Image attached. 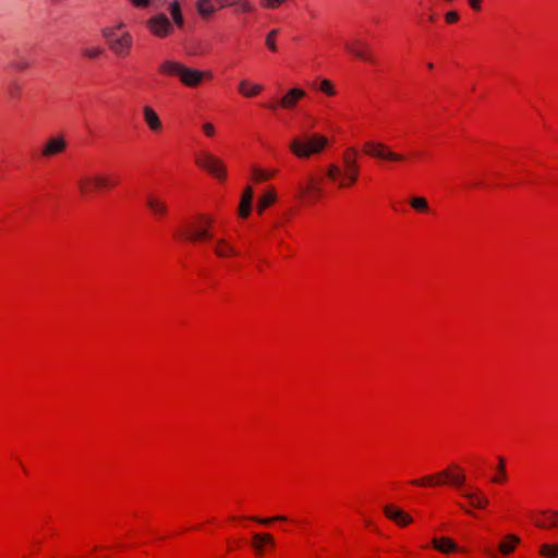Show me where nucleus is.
Instances as JSON below:
<instances>
[{
  "instance_id": "obj_35",
  "label": "nucleus",
  "mask_w": 558,
  "mask_h": 558,
  "mask_svg": "<svg viewBox=\"0 0 558 558\" xmlns=\"http://www.w3.org/2000/svg\"><path fill=\"white\" fill-rule=\"evenodd\" d=\"M498 475L493 478L494 483H500L506 478V466L504 458H498V466H497Z\"/></svg>"
},
{
  "instance_id": "obj_3",
  "label": "nucleus",
  "mask_w": 558,
  "mask_h": 558,
  "mask_svg": "<svg viewBox=\"0 0 558 558\" xmlns=\"http://www.w3.org/2000/svg\"><path fill=\"white\" fill-rule=\"evenodd\" d=\"M411 483L416 486H438L441 484H449L454 487H462L465 483V475L460 466L452 465L450 470H442L434 475L413 480Z\"/></svg>"
},
{
  "instance_id": "obj_18",
  "label": "nucleus",
  "mask_w": 558,
  "mask_h": 558,
  "mask_svg": "<svg viewBox=\"0 0 558 558\" xmlns=\"http://www.w3.org/2000/svg\"><path fill=\"white\" fill-rule=\"evenodd\" d=\"M65 148V141L62 137H52L43 148V155L46 157L61 153Z\"/></svg>"
},
{
  "instance_id": "obj_38",
  "label": "nucleus",
  "mask_w": 558,
  "mask_h": 558,
  "mask_svg": "<svg viewBox=\"0 0 558 558\" xmlns=\"http://www.w3.org/2000/svg\"><path fill=\"white\" fill-rule=\"evenodd\" d=\"M319 89L329 96H333L336 94V90L329 80H323L320 82Z\"/></svg>"
},
{
  "instance_id": "obj_29",
  "label": "nucleus",
  "mask_w": 558,
  "mask_h": 558,
  "mask_svg": "<svg viewBox=\"0 0 558 558\" xmlns=\"http://www.w3.org/2000/svg\"><path fill=\"white\" fill-rule=\"evenodd\" d=\"M226 3H221V8L225 7ZM229 7H238L240 12H252L254 10V5L248 0H232L227 3Z\"/></svg>"
},
{
  "instance_id": "obj_23",
  "label": "nucleus",
  "mask_w": 558,
  "mask_h": 558,
  "mask_svg": "<svg viewBox=\"0 0 558 558\" xmlns=\"http://www.w3.org/2000/svg\"><path fill=\"white\" fill-rule=\"evenodd\" d=\"M215 253L219 257H227L230 255H235L236 251L225 239H220L215 244Z\"/></svg>"
},
{
  "instance_id": "obj_6",
  "label": "nucleus",
  "mask_w": 558,
  "mask_h": 558,
  "mask_svg": "<svg viewBox=\"0 0 558 558\" xmlns=\"http://www.w3.org/2000/svg\"><path fill=\"white\" fill-rule=\"evenodd\" d=\"M364 153L373 158L387 161H402L404 156L390 149L381 142L367 141L364 143Z\"/></svg>"
},
{
  "instance_id": "obj_1",
  "label": "nucleus",
  "mask_w": 558,
  "mask_h": 558,
  "mask_svg": "<svg viewBox=\"0 0 558 558\" xmlns=\"http://www.w3.org/2000/svg\"><path fill=\"white\" fill-rule=\"evenodd\" d=\"M356 157V149L350 147L343 155V168L336 163L328 166L326 175L339 189L352 186L357 181L360 174V166L357 163Z\"/></svg>"
},
{
  "instance_id": "obj_21",
  "label": "nucleus",
  "mask_w": 558,
  "mask_h": 558,
  "mask_svg": "<svg viewBox=\"0 0 558 558\" xmlns=\"http://www.w3.org/2000/svg\"><path fill=\"white\" fill-rule=\"evenodd\" d=\"M184 65L178 61L167 60L159 66V71L167 75L178 76L180 78Z\"/></svg>"
},
{
  "instance_id": "obj_31",
  "label": "nucleus",
  "mask_w": 558,
  "mask_h": 558,
  "mask_svg": "<svg viewBox=\"0 0 558 558\" xmlns=\"http://www.w3.org/2000/svg\"><path fill=\"white\" fill-rule=\"evenodd\" d=\"M251 520L258 522L263 525H269L272 522H286L288 521V518L286 515H276L272 518H258V517H251Z\"/></svg>"
},
{
  "instance_id": "obj_17",
  "label": "nucleus",
  "mask_w": 558,
  "mask_h": 558,
  "mask_svg": "<svg viewBox=\"0 0 558 558\" xmlns=\"http://www.w3.org/2000/svg\"><path fill=\"white\" fill-rule=\"evenodd\" d=\"M462 495L471 502V505L478 509H484L488 505V498L481 495L477 488L472 490H464Z\"/></svg>"
},
{
  "instance_id": "obj_41",
  "label": "nucleus",
  "mask_w": 558,
  "mask_h": 558,
  "mask_svg": "<svg viewBox=\"0 0 558 558\" xmlns=\"http://www.w3.org/2000/svg\"><path fill=\"white\" fill-rule=\"evenodd\" d=\"M251 213V204H240L239 214L242 218H246Z\"/></svg>"
},
{
  "instance_id": "obj_30",
  "label": "nucleus",
  "mask_w": 558,
  "mask_h": 558,
  "mask_svg": "<svg viewBox=\"0 0 558 558\" xmlns=\"http://www.w3.org/2000/svg\"><path fill=\"white\" fill-rule=\"evenodd\" d=\"M274 174H275V171L267 172V171H265V170H263L260 168H257V167H253V169H252L253 180L256 181V182L266 181L269 178H271Z\"/></svg>"
},
{
  "instance_id": "obj_12",
  "label": "nucleus",
  "mask_w": 558,
  "mask_h": 558,
  "mask_svg": "<svg viewBox=\"0 0 558 558\" xmlns=\"http://www.w3.org/2000/svg\"><path fill=\"white\" fill-rule=\"evenodd\" d=\"M344 48L354 57L364 61H373V57L367 52V44L362 39H354L351 43H347Z\"/></svg>"
},
{
  "instance_id": "obj_13",
  "label": "nucleus",
  "mask_w": 558,
  "mask_h": 558,
  "mask_svg": "<svg viewBox=\"0 0 558 558\" xmlns=\"http://www.w3.org/2000/svg\"><path fill=\"white\" fill-rule=\"evenodd\" d=\"M204 76V72L184 66L180 80L184 85L195 87L203 81Z\"/></svg>"
},
{
  "instance_id": "obj_10",
  "label": "nucleus",
  "mask_w": 558,
  "mask_h": 558,
  "mask_svg": "<svg viewBox=\"0 0 558 558\" xmlns=\"http://www.w3.org/2000/svg\"><path fill=\"white\" fill-rule=\"evenodd\" d=\"M323 190L319 186L318 179L310 174L305 183H300L298 186V196L311 198H317L322 194Z\"/></svg>"
},
{
  "instance_id": "obj_5",
  "label": "nucleus",
  "mask_w": 558,
  "mask_h": 558,
  "mask_svg": "<svg viewBox=\"0 0 558 558\" xmlns=\"http://www.w3.org/2000/svg\"><path fill=\"white\" fill-rule=\"evenodd\" d=\"M213 219L207 215H199L197 220L185 228L183 235L191 242H201L213 238L210 231Z\"/></svg>"
},
{
  "instance_id": "obj_22",
  "label": "nucleus",
  "mask_w": 558,
  "mask_h": 558,
  "mask_svg": "<svg viewBox=\"0 0 558 558\" xmlns=\"http://www.w3.org/2000/svg\"><path fill=\"white\" fill-rule=\"evenodd\" d=\"M263 89L259 84H251L248 81L243 80L239 84V92L245 97H254L258 95Z\"/></svg>"
},
{
  "instance_id": "obj_2",
  "label": "nucleus",
  "mask_w": 558,
  "mask_h": 558,
  "mask_svg": "<svg viewBox=\"0 0 558 558\" xmlns=\"http://www.w3.org/2000/svg\"><path fill=\"white\" fill-rule=\"evenodd\" d=\"M117 184L118 181L113 180L112 175L102 173L82 174L77 179V187L84 198H92L98 192Z\"/></svg>"
},
{
  "instance_id": "obj_24",
  "label": "nucleus",
  "mask_w": 558,
  "mask_h": 558,
  "mask_svg": "<svg viewBox=\"0 0 558 558\" xmlns=\"http://www.w3.org/2000/svg\"><path fill=\"white\" fill-rule=\"evenodd\" d=\"M196 10L201 16L207 19L211 16L217 9L211 0H196Z\"/></svg>"
},
{
  "instance_id": "obj_44",
  "label": "nucleus",
  "mask_w": 558,
  "mask_h": 558,
  "mask_svg": "<svg viewBox=\"0 0 558 558\" xmlns=\"http://www.w3.org/2000/svg\"><path fill=\"white\" fill-rule=\"evenodd\" d=\"M469 3H470L472 9L480 10L481 9L482 0H469Z\"/></svg>"
},
{
  "instance_id": "obj_26",
  "label": "nucleus",
  "mask_w": 558,
  "mask_h": 558,
  "mask_svg": "<svg viewBox=\"0 0 558 558\" xmlns=\"http://www.w3.org/2000/svg\"><path fill=\"white\" fill-rule=\"evenodd\" d=\"M81 52L83 57L90 60H95L99 58L101 54H104L105 50L100 46H92L89 44H86L82 47Z\"/></svg>"
},
{
  "instance_id": "obj_40",
  "label": "nucleus",
  "mask_w": 558,
  "mask_h": 558,
  "mask_svg": "<svg viewBox=\"0 0 558 558\" xmlns=\"http://www.w3.org/2000/svg\"><path fill=\"white\" fill-rule=\"evenodd\" d=\"M459 17L460 15L456 11L447 12L445 15L446 22L450 24L456 23L459 20Z\"/></svg>"
},
{
  "instance_id": "obj_34",
  "label": "nucleus",
  "mask_w": 558,
  "mask_h": 558,
  "mask_svg": "<svg viewBox=\"0 0 558 558\" xmlns=\"http://www.w3.org/2000/svg\"><path fill=\"white\" fill-rule=\"evenodd\" d=\"M541 554L548 558H556L558 556V545L544 544L541 547Z\"/></svg>"
},
{
  "instance_id": "obj_27",
  "label": "nucleus",
  "mask_w": 558,
  "mask_h": 558,
  "mask_svg": "<svg viewBox=\"0 0 558 558\" xmlns=\"http://www.w3.org/2000/svg\"><path fill=\"white\" fill-rule=\"evenodd\" d=\"M276 192L274 190H269L267 191L258 201L257 203V211L258 214H263V211L265 210V208H267L268 206H270L271 204L275 203L276 201Z\"/></svg>"
},
{
  "instance_id": "obj_46",
  "label": "nucleus",
  "mask_w": 558,
  "mask_h": 558,
  "mask_svg": "<svg viewBox=\"0 0 558 558\" xmlns=\"http://www.w3.org/2000/svg\"><path fill=\"white\" fill-rule=\"evenodd\" d=\"M123 26H124V24H123V23H120V24L117 26V28H121V27H123Z\"/></svg>"
},
{
  "instance_id": "obj_45",
  "label": "nucleus",
  "mask_w": 558,
  "mask_h": 558,
  "mask_svg": "<svg viewBox=\"0 0 558 558\" xmlns=\"http://www.w3.org/2000/svg\"><path fill=\"white\" fill-rule=\"evenodd\" d=\"M427 66H428V69H433L434 64L433 63H428Z\"/></svg>"
},
{
  "instance_id": "obj_39",
  "label": "nucleus",
  "mask_w": 558,
  "mask_h": 558,
  "mask_svg": "<svg viewBox=\"0 0 558 558\" xmlns=\"http://www.w3.org/2000/svg\"><path fill=\"white\" fill-rule=\"evenodd\" d=\"M253 195H254V192H253L252 186H246L244 190V193L242 195L241 203L252 205Z\"/></svg>"
},
{
  "instance_id": "obj_9",
  "label": "nucleus",
  "mask_w": 558,
  "mask_h": 558,
  "mask_svg": "<svg viewBox=\"0 0 558 558\" xmlns=\"http://www.w3.org/2000/svg\"><path fill=\"white\" fill-rule=\"evenodd\" d=\"M305 96V92L301 88H290L278 102L269 104L267 107L270 110H276L278 107L283 109H293L298 101Z\"/></svg>"
},
{
  "instance_id": "obj_28",
  "label": "nucleus",
  "mask_w": 558,
  "mask_h": 558,
  "mask_svg": "<svg viewBox=\"0 0 558 558\" xmlns=\"http://www.w3.org/2000/svg\"><path fill=\"white\" fill-rule=\"evenodd\" d=\"M169 12L171 14V17L174 22V24L179 27L183 26L184 19L181 12V8L178 1H173L169 5Z\"/></svg>"
},
{
  "instance_id": "obj_8",
  "label": "nucleus",
  "mask_w": 558,
  "mask_h": 558,
  "mask_svg": "<svg viewBox=\"0 0 558 558\" xmlns=\"http://www.w3.org/2000/svg\"><path fill=\"white\" fill-rule=\"evenodd\" d=\"M149 31L157 37L163 38L169 36L173 27L165 13L154 15L147 21Z\"/></svg>"
},
{
  "instance_id": "obj_42",
  "label": "nucleus",
  "mask_w": 558,
  "mask_h": 558,
  "mask_svg": "<svg viewBox=\"0 0 558 558\" xmlns=\"http://www.w3.org/2000/svg\"><path fill=\"white\" fill-rule=\"evenodd\" d=\"M203 131L207 136H214L216 132L215 126L211 123H204Z\"/></svg>"
},
{
  "instance_id": "obj_25",
  "label": "nucleus",
  "mask_w": 558,
  "mask_h": 558,
  "mask_svg": "<svg viewBox=\"0 0 558 558\" xmlns=\"http://www.w3.org/2000/svg\"><path fill=\"white\" fill-rule=\"evenodd\" d=\"M520 543V538L515 535H507L506 538L499 544V550L504 555L512 553L515 546Z\"/></svg>"
},
{
  "instance_id": "obj_19",
  "label": "nucleus",
  "mask_w": 558,
  "mask_h": 558,
  "mask_svg": "<svg viewBox=\"0 0 558 558\" xmlns=\"http://www.w3.org/2000/svg\"><path fill=\"white\" fill-rule=\"evenodd\" d=\"M432 544L435 549L444 554H450L458 550V545L449 537L433 538Z\"/></svg>"
},
{
  "instance_id": "obj_7",
  "label": "nucleus",
  "mask_w": 558,
  "mask_h": 558,
  "mask_svg": "<svg viewBox=\"0 0 558 558\" xmlns=\"http://www.w3.org/2000/svg\"><path fill=\"white\" fill-rule=\"evenodd\" d=\"M195 162L198 167L207 170L210 174L219 180H223L227 175L226 167L222 160L211 154L204 153L197 156Z\"/></svg>"
},
{
  "instance_id": "obj_47",
  "label": "nucleus",
  "mask_w": 558,
  "mask_h": 558,
  "mask_svg": "<svg viewBox=\"0 0 558 558\" xmlns=\"http://www.w3.org/2000/svg\"><path fill=\"white\" fill-rule=\"evenodd\" d=\"M487 554L490 555L492 557H495L494 553H490V551L487 550Z\"/></svg>"
},
{
  "instance_id": "obj_37",
  "label": "nucleus",
  "mask_w": 558,
  "mask_h": 558,
  "mask_svg": "<svg viewBox=\"0 0 558 558\" xmlns=\"http://www.w3.org/2000/svg\"><path fill=\"white\" fill-rule=\"evenodd\" d=\"M101 34L104 38L107 40L108 46L110 45L111 40L118 39L119 36L116 34V28L113 27H106L101 31Z\"/></svg>"
},
{
  "instance_id": "obj_15",
  "label": "nucleus",
  "mask_w": 558,
  "mask_h": 558,
  "mask_svg": "<svg viewBox=\"0 0 558 558\" xmlns=\"http://www.w3.org/2000/svg\"><path fill=\"white\" fill-rule=\"evenodd\" d=\"M143 116L144 120L153 132H159L162 128L161 121L157 114V112L154 110L153 107L146 105L143 107Z\"/></svg>"
},
{
  "instance_id": "obj_33",
  "label": "nucleus",
  "mask_w": 558,
  "mask_h": 558,
  "mask_svg": "<svg viewBox=\"0 0 558 558\" xmlns=\"http://www.w3.org/2000/svg\"><path fill=\"white\" fill-rule=\"evenodd\" d=\"M410 204L417 211H427L428 209L427 201L424 197H413Z\"/></svg>"
},
{
  "instance_id": "obj_36",
  "label": "nucleus",
  "mask_w": 558,
  "mask_h": 558,
  "mask_svg": "<svg viewBox=\"0 0 558 558\" xmlns=\"http://www.w3.org/2000/svg\"><path fill=\"white\" fill-rule=\"evenodd\" d=\"M558 512H551L546 521H535V524L539 527H551L557 524Z\"/></svg>"
},
{
  "instance_id": "obj_11",
  "label": "nucleus",
  "mask_w": 558,
  "mask_h": 558,
  "mask_svg": "<svg viewBox=\"0 0 558 558\" xmlns=\"http://www.w3.org/2000/svg\"><path fill=\"white\" fill-rule=\"evenodd\" d=\"M132 44V36L125 32L118 39L111 40L109 48L116 56L125 57L129 54Z\"/></svg>"
},
{
  "instance_id": "obj_32",
  "label": "nucleus",
  "mask_w": 558,
  "mask_h": 558,
  "mask_svg": "<svg viewBox=\"0 0 558 558\" xmlns=\"http://www.w3.org/2000/svg\"><path fill=\"white\" fill-rule=\"evenodd\" d=\"M278 34H279V29L274 28L266 36V46L272 52L277 51L276 37Z\"/></svg>"
},
{
  "instance_id": "obj_16",
  "label": "nucleus",
  "mask_w": 558,
  "mask_h": 558,
  "mask_svg": "<svg viewBox=\"0 0 558 558\" xmlns=\"http://www.w3.org/2000/svg\"><path fill=\"white\" fill-rule=\"evenodd\" d=\"M146 205L150 209V211L157 217H163L168 213L167 204L155 195L147 196Z\"/></svg>"
},
{
  "instance_id": "obj_14",
  "label": "nucleus",
  "mask_w": 558,
  "mask_h": 558,
  "mask_svg": "<svg viewBox=\"0 0 558 558\" xmlns=\"http://www.w3.org/2000/svg\"><path fill=\"white\" fill-rule=\"evenodd\" d=\"M384 512L390 520H393L398 524L404 526L413 521L412 517L404 513L402 510L392 507L391 505H387L384 508Z\"/></svg>"
},
{
  "instance_id": "obj_4",
  "label": "nucleus",
  "mask_w": 558,
  "mask_h": 558,
  "mask_svg": "<svg viewBox=\"0 0 558 558\" xmlns=\"http://www.w3.org/2000/svg\"><path fill=\"white\" fill-rule=\"evenodd\" d=\"M328 144L324 135L312 134L304 137H294L290 144L291 151L299 158H308L312 155L320 154Z\"/></svg>"
},
{
  "instance_id": "obj_43",
  "label": "nucleus",
  "mask_w": 558,
  "mask_h": 558,
  "mask_svg": "<svg viewBox=\"0 0 558 558\" xmlns=\"http://www.w3.org/2000/svg\"><path fill=\"white\" fill-rule=\"evenodd\" d=\"M135 7L146 8L150 4V0H131Z\"/></svg>"
},
{
  "instance_id": "obj_20",
  "label": "nucleus",
  "mask_w": 558,
  "mask_h": 558,
  "mask_svg": "<svg viewBox=\"0 0 558 558\" xmlns=\"http://www.w3.org/2000/svg\"><path fill=\"white\" fill-rule=\"evenodd\" d=\"M264 544L274 546L275 545V538L271 534L264 533V534H254L252 539V545L254 549L257 551V554L262 555L264 550Z\"/></svg>"
}]
</instances>
